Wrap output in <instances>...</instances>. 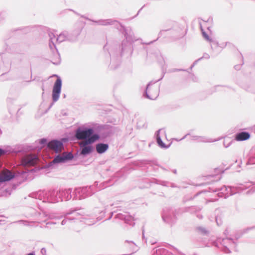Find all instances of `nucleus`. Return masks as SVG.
Segmentation results:
<instances>
[{"instance_id": "obj_7", "label": "nucleus", "mask_w": 255, "mask_h": 255, "mask_svg": "<svg viewBox=\"0 0 255 255\" xmlns=\"http://www.w3.org/2000/svg\"><path fill=\"white\" fill-rule=\"evenodd\" d=\"M37 159V158L35 155H28L24 157L23 162L25 164L32 165L35 163Z\"/></svg>"}, {"instance_id": "obj_2", "label": "nucleus", "mask_w": 255, "mask_h": 255, "mask_svg": "<svg viewBox=\"0 0 255 255\" xmlns=\"http://www.w3.org/2000/svg\"><path fill=\"white\" fill-rule=\"evenodd\" d=\"M61 87L62 80L59 77H58L54 83L52 90V99L54 102L57 101L59 98Z\"/></svg>"}, {"instance_id": "obj_8", "label": "nucleus", "mask_w": 255, "mask_h": 255, "mask_svg": "<svg viewBox=\"0 0 255 255\" xmlns=\"http://www.w3.org/2000/svg\"><path fill=\"white\" fill-rule=\"evenodd\" d=\"M109 146L107 144L99 143L96 145V150L98 153L102 154L106 152L108 149Z\"/></svg>"}, {"instance_id": "obj_5", "label": "nucleus", "mask_w": 255, "mask_h": 255, "mask_svg": "<svg viewBox=\"0 0 255 255\" xmlns=\"http://www.w3.org/2000/svg\"><path fill=\"white\" fill-rule=\"evenodd\" d=\"M14 174L9 170H5L0 173V182L9 181L14 177Z\"/></svg>"}, {"instance_id": "obj_1", "label": "nucleus", "mask_w": 255, "mask_h": 255, "mask_svg": "<svg viewBox=\"0 0 255 255\" xmlns=\"http://www.w3.org/2000/svg\"><path fill=\"white\" fill-rule=\"evenodd\" d=\"M75 136L78 139L85 140L83 144H92L99 139V135L94 133L92 128L80 127L76 131Z\"/></svg>"}, {"instance_id": "obj_17", "label": "nucleus", "mask_w": 255, "mask_h": 255, "mask_svg": "<svg viewBox=\"0 0 255 255\" xmlns=\"http://www.w3.org/2000/svg\"><path fill=\"white\" fill-rule=\"evenodd\" d=\"M63 34H60V35L59 36V37H58L57 40H59L61 38V37H63Z\"/></svg>"}, {"instance_id": "obj_14", "label": "nucleus", "mask_w": 255, "mask_h": 255, "mask_svg": "<svg viewBox=\"0 0 255 255\" xmlns=\"http://www.w3.org/2000/svg\"><path fill=\"white\" fill-rule=\"evenodd\" d=\"M203 35H204V37H205L207 40H210V39H209V37L208 35L207 34H206L205 32H203Z\"/></svg>"}, {"instance_id": "obj_15", "label": "nucleus", "mask_w": 255, "mask_h": 255, "mask_svg": "<svg viewBox=\"0 0 255 255\" xmlns=\"http://www.w3.org/2000/svg\"><path fill=\"white\" fill-rule=\"evenodd\" d=\"M46 140L45 139H42L40 141V142L42 144H44V143H46Z\"/></svg>"}, {"instance_id": "obj_6", "label": "nucleus", "mask_w": 255, "mask_h": 255, "mask_svg": "<svg viewBox=\"0 0 255 255\" xmlns=\"http://www.w3.org/2000/svg\"><path fill=\"white\" fill-rule=\"evenodd\" d=\"M90 144H83V142L79 143L80 146L82 148L81 154L84 156L90 154L93 150L92 146L90 145Z\"/></svg>"}, {"instance_id": "obj_3", "label": "nucleus", "mask_w": 255, "mask_h": 255, "mask_svg": "<svg viewBox=\"0 0 255 255\" xmlns=\"http://www.w3.org/2000/svg\"><path fill=\"white\" fill-rule=\"evenodd\" d=\"M158 88L157 87H153L152 89L149 88V85H148L146 88V95L148 98L154 100L158 96Z\"/></svg>"}, {"instance_id": "obj_16", "label": "nucleus", "mask_w": 255, "mask_h": 255, "mask_svg": "<svg viewBox=\"0 0 255 255\" xmlns=\"http://www.w3.org/2000/svg\"><path fill=\"white\" fill-rule=\"evenodd\" d=\"M4 153V151L1 149H0V155L3 154Z\"/></svg>"}, {"instance_id": "obj_13", "label": "nucleus", "mask_w": 255, "mask_h": 255, "mask_svg": "<svg viewBox=\"0 0 255 255\" xmlns=\"http://www.w3.org/2000/svg\"><path fill=\"white\" fill-rule=\"evenodd\" d=\"M60 62V58L59 54H56L55 55V59H53L52 62L55 64H58Z\"/></svg>"}, {"instance_id": "obj_4", "label": "nucleus", "mask_w": 255, "mask_h": 255, "mask_svg": "<svg viewBox=\"0 0 255 255\" xmlns=\"http://www.w3.org/2000/svg\"><path fill=\"white\" fill-rule=\"evenodd\" d=\"M48 146L51 149L54 150L56 153L62 150L63 143L61 141L54 140L51 141L48 144Z\"/></svg>"}, {"instance_id": "obj_18", "label": "nucleus", "mask_w": 255, "mask_h": 255, "mask_svg": "<svg viewBox=\"0 0 255 255\" xmlns=\"http://www.w3.org/2000/svg\"><path fill=\"white\" fill-rule=\"evenodd\" d=\"M27 255H35L34 253H30L28 254Z\"/></svg>"}, {"instance_id": "obj_9", "label": "nucleus", "mask_w": 255, "mask_h": 255, "mask_svg": "<svg viewBox=\"0 0 255 255\" xmlns=\"http://www.w3.org/2000/svg\"><path fill=\"white\" fill-rule=\"evenodd\" d=\"M250 137V135L248 132H242L236 135V139L237 141H243L249 139Z\"/></svg>"}, {"instance_id": "obj_12", "label": "nucleus", "mask_w": 255, "mask_h": 255, "mask_svg": "<svg viewBox=\"0 0 255 255\" xmlns=\"http://www.w3.org/2000/svg\"><path fill=\"white\" fill-rule=\"evenodd\" d=\"M63 155L64 157L65 158V161H66L67 160L72 159L73 158V156L72 154L70 152H69L67 154H63Z\"/></svg>"}, {"instance_id": "obj_10", "label": "nucleus", "mask_w": 255, "mask_h": 255, "mask_svg": "<svg viewBox=\"0 0 255 255\" xmlns=\"http://www.w3.org/2000/svg\"><path fill=\"white\" fill-rule=\"evenodd\" d=\"M65 161V158L63 156L58 155L53 160V162L54 163H58L61 162H64Z\"/></svg>"}, {"instance_id": "obj_11", "label": "nucleus", "mask_w": 255, "mask_h": 255, "mask_svg": "<svg viewBox=\"0 0 255 255\" xmlns=\"http://www.w3.org/2000/svg\"><path fill=\"white\" fill-rule=\"evenodd\" d=\"M160 130H159L158 131V133L160 131ZM157 141L158 144V145L162 148H167V147L165 146V144L162 141L160 137L159 136V134L158 133L157 134Z\"/></svg>"}]
</instances>
